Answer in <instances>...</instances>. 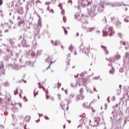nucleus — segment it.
Returning <instances> with one entry per match:
<instances>
[{
  "instance_id": "1",
  "label": "nucleus",
  "mask_w": 129,
  "mask_h": 129,
  "mask_svg": "<svg viewBox=\"0 0 129 129\" xmlns=\"http://www.w3.org/2000/svg\"><path fill=\"white\" fill-rule=\"evenodd\" d=\"M87 11H89L88 14L87 15H83L81 19H80L79 13H77L75 15V19H76L78 21H81L83 24H88V21H87V18L88 17H90L91 20L94 21L96 19V16H97L96 6L94 5L90 9L87 8Z\"/></svg>"
},
{
  "instance_id": "2",
  "label": "nucleus",
  "mask_w": 129,
  "mask_h": 129,
  "mask_svg": "<svg viewBox=\"0 0 129 129\" xmlns=\"http://www.w3.org/2000/svg\"><path fill=\"white\" fill-rule=\"evenodd\" d=\"M92 0H78V4L79 6L83 7V8H86L87 7H93V6H96V8L97 7V11L98 13H102L103 12V10H104V5L103 4L101 3L97 6L96 5H92L91 3Z\"/></svg>"
},
{
  "instance_id": "3",
  "label": "nucleus",
  "mask_w": 129,
  "mask_h": 129,
  "mask_svg": "<svg viewBox=\"0 0 129 129\" xmlns=\"http://www.w3.org/2000/svg\"><path fill=\"white\" fill-rule=\"evenodd\" d=\"M31 25H32V22L29 21L25 22V19H21L18 22L19 27H22V30L24 32H28L31 29Z\"/></svg>"
},
{
  "instance_id": "4",
  "label": "nucleus",
  "mask_w": 129,
  "mask_h": 129,
  "mask_svg": "<svg viewBox=\"0 0 129 129\" xmlns=\"http://www.w3.org/2000/svg\"><path fill=\"white\" fill-rule=\"evenodd\" d=\"M26 39L23 37V40L21 41L22 47L24 48H29V47H31V44L33 43V39H32V36L29 34L26 35Z\"/></svg>"
},
{
  "instance_id": "5",
  "label": "nucleus",
  "mask_w": 129,
  "mask_h": 129,
  "mask_svg": "<svg viewBox=\"0 0 129 129\" xmlns=\"http://www.w3.org/2000/svg\"><path fill=\"white\" fill-rule=\"evenodd\" d=\"M103 36H107L109 35L110 37H111L112 35L114 34V30L111 26L106 25L102 30Z\"/></svg>"
},
{
  "instance_id": "6",
  "label": "nucleus",
  "mask_w": 129,
  "mask_h": 129,
  "mask_svg": "<svg viewBox=\"0 0 129 129\" xmlns=\"http://www.w3.org/2000/svg\"><path fill=\"white\" fill-rule=\"evenodd\" d=\"M90 80H91V79H90L89 77L85 79L81 78L77 81L76 84H79V86H81L82 85H83V86H86V85H87V81H90Z\"/></svg>"
},
{
  "instance_id": "7",
  "label": "nucleus",
  "mask_w": 129,
  "mask_h": 129,
  "mask_svg": "<svg viewBox=\"0 0 129 129\" xmlns=\"http://www.w3.org/2000/svg\"><path fill=\"white\" fill-rule=\"evenodd\" d=\"M5 104V107L7 108H10L11 107L10 106H13L14 104H13V102L12 101V96H11V95L8 94L6 95L5 97V99H7Z\"/></svg>"
},
{
  "instance_id": "8",
  "label": "nucleus",
  "mask_w": 129,
  "mask_h": 129,
  "mask_svg": "<svg viewBox=\"0 0 129 129\" xmlns=\"http://www.w3.org/2000/svg\"><path fill=\"white\" fill-rule=\"evenodd\" d=\"M4 53L5 54V56L3 57L4 60L6 62H9V59H10V58H12V57L14 56V54H13V53L12 52V50L7 48V51H5Z\"/></svg>"
},
{
  "instance_id": "9",
  "label": "nucleus",
  "mask_w": 129,
  "mask_h": 129,
  "mask_svg": "<svg viewBox=\"0 0 129 129\" xmlns=\"http://www.w3.org/2000/svg\"><path fill=\"white\" fill-rule=\"evenodd\" d=\"M79 49L80 52H82L83 54H85L86 56H89V51H90V49L89 47L87 48V49L84 47V46L83 45V42H82L81 44V45L79 46Z\"/></svg>"
},
{
  "instance_id": "10",
  "label": "nucleus",
  "mask_w": 129,
  "mask_h": 129,
  "mask_svg": "<svg viewBox=\"0 0 129 129\" xmlns=\"http://www.w3.org/2000/svg\"><path fill=\"white\" fill-rule=\"evenodd\" d=\"M121 58V56L119 54L115 55L113 57H111L109 58L110 63H114L115 61H118Z\"/></svg>"
},
{
  "instance_id": "11",
  "label": "nucleus",
  "mask_w": 129,
  "mask_h": 129,
  "mask_svg": "<svg viewBox=\"0 0 129 129\" xmlns=\"http://www.w3.org/2000/svg\"><path fill=\"white\" fill-rule=\"evenodd\" d=\"M6 74V71L5 70V67L4 66V62H0V77L2 75Z\"/></svg>"
},
{
  "instance_id": "12",
  "label": "nucleus",
  "mask_w": 129,
  "mask_h": 129,
  "mask_svg": "<svg viewBox=\"0 0 129 129\" xmlns=\"http://www.w3.org/2000/svg\"><path fill=\"white\" fill-rule=\"evenodd\" d=\"M9 67H10V68H12V69H14V70H20V66L18 64L14 63H10L8 64Z\"/></svg>"
},
{
  "instance_id": "13",
  "label": "nucleus",
  "mask_w": 129,
  "mask_h": 129,
  "mask_svg": "<svg viewBox=\"0 0 129 129\" xmlns=\"http://www.w3.org/2000/svg\"><path fill=\"white\" fill-rule=\"evenodd\" d=\"M127 99H128V96L126 95H124L122 97V98L120 99L119 104L121 105H123V104L124 103V101H127Z\"/></svg>"
},
{
  "instance_id": "14",
  "label": "nucleus",
  "mask_w": 129,
  "mask_h": 129,
  "mask_svg": "<svg viewBox=\"0 0 129 129\" xmlns=\"http://www.w3.org/2000/svg\"><path fill=\"white\" fill-rule=\"evenodd\" d=\"M74 96H75V95L73 94H71L69 96V99H66L64 100L67 101V105L68 106H69L70 103H71L72 102V101L71 100L72 98H74Z\"/></svg>"
},
{
  "instance_id": "15",
  "label": "nucleus",
  "mask_w": 129,
  "mask_h": 129,
  "mask_svg": "<svg viewBox=\"0 0 129 129\" xmlns=\"http://www.w3.org/2000/svg\"><path fill=\"white\" fill-rule=\"evenodd\" d=\"M84 95L83 94H80L79 95L76 96V100L77 101V102L79 101V100H82L83 99H84L85 98Z\"/></svg>"
},
{
  "instance_id": "16",
  "label": "nucleus",
  "mask_w": 129,
  "mask_h": 129,
  "mask_svg": "<svg viewBox=\"0 0 129 129\" xmlns=\"http://www.w3.org/2000/svg\"><path fill=\"white\" fill-rule=\"evenodd\" d=\"M45 62L46 63H50L49 66L46 69V70H48L50 68L51 64H52V63H55V62H56V60L54 61H51V58H50V56H48V58L45 59Z\"/></svg>"
},
{
  "instance_id": "17",
  "label": "nucleus",
  "mask_w": 129,
  "mask_h": 129,
  "mask_svg": "<svg viewBox=\"0 0 129 129\" xmlns=\"http://www.w3.org/2000/svg\"><path fill=\"white\" fill-rule=\"evenodd\" d=\"M94 120L97 125H93V126H97V125H99L100 124L99 122H100L101 119L99 117H95L94 118Z\"/></svg>"
},
{
  "instance_id": "18",
  "label": "nucleus",
  "mask_w": 129,
  "mask_h": 129,
  "mask_svg": "<svg viewBox=\"0 0 129 129\" xmlns=\"http://www.w3.org/2000/svg\"><path fill=\"white\" fill-rule=\"evenodd\" d=\"M51 44L53 45V46H58V45H61V41L59 40H55L54 42L52 40H51Z\"/></svg>"
},
{
  "instance_id": "19",
  "label": "nucleus",
  "mask_w": 129,
  "mask_h": 129,
  "mask_svg": "<svg viewBox=\"0 0 129 129\" xmlns=\"http://www.w3.org/2000/svg\"><path fill=\"white\" fill-rule=\"evenodd\" d=\"M94 30H95V27L86 28L87 33H91V32H93V31H94Z\"/></svg>"
},
{
  "instance_id": "20",
  "label": "nucleus",
  "mask_w": 129,
  "mask_h": 129,
  "mask_svg": "<svg viewBox=\"0 0 129 129\" xmlns=\"http://www.w3.org/2000/svg\"><path fill=\"white\" fill-rule=\"evenodd\" d=\"M34 2L35 0H29L28 3H27V6H29L30 8H31V7H33V6L35 5Z\"/></svg>"
},
{
  "instance_id": "21",
  "label": "nucleus",
  "mask_w": 129,
  "mask_h": 129,
  "mask_svg": "<svg viewBox=\"0 0 129 129\" xmlns=\"http://www.w3.org/2000/svg\"><path fill=\"white\" fill-rule=\"evenodd\" d=\"M69 62H70V53H69L68 55H67V60L66 61L67 64V68H68V66L70 65L69 63Z\"/></svg>"
},
{
  "instance_id": "22",
  "label": "nucleus",
  "mask_w": 129,
  "mask_h": 129,
  "mask_svg": "<svg viewBox=\"0 0 129 129\" xmlns=\"http://www.w3.org/2000/svg\"><path fill=\"white\" fill-rule=\"evenodd\" d=\"M126 59H129V52H126L125 54V57H123V60L124 63H125V60H126Z\"/></svg>"
},
{
  "instance_id": "23",
  "label": "nucleus",
  "mask_w": 129,
  "mask_h": 129,
  "mask_svg": "<svg viewBox=\"0 0 129 129\" xmlns=\"http://www.w3.org/2000/svg\"><path fill=\"white\" fill-rule=\"evenodd\" d=\"M41 28H42V21L41 20H38L37 29L38 30H40Z\"/></svg>"
},
{
  "instance_id": "24",
  "label": "nucleus",
  "mask_w": 129,
  "mask_h": 129,
  "mask_svg": "<svg viewBox=\"0 0 129 129\" xmlns=\"http://www.w3.org/2000/svg\"><path fill=\"white\" fill-rule=\"evenodd\" d=\"M62 4H59L58 5V7H59V9L60 10H61V15H64L65 14V10H64L63 9V8H62Z\"/></svg>"
},
{
  "instance_id": "25",
  "label": "nucleus",
  "mask_w": 129,
  "mask_h": 129,
  "mask_svg": "<svg viewBox=\"0 0 129 129\" xmlns=\"http://www.w3.org/2000/svg\"><path fill=\"white\" fill-rule=\"evenodd\" d=\"M17 13L18 14H19V15H23V14H24V10H23V8L20 7L17 10Z\"/></svg>"
},
{
  "instance_id": "26",
  "label": "nucleus",
  "mask_w": 129,
  "mask_h": 129,
  "mask_svg": "<svg viewBox=\"0 0 129 129\" xmlns=\"http://www.w3.org/2000/svg\"><path fill=\"white\" fill-rule=\"evenodd\" d=\"M116 7H121V6H126L125 4H123V2H115Z\"/></svg>"
},
{
  "instance_id": "27",
  "label": "nucleus",
  "mask_w": 129,
  "mask_h": 129,
  "mask_svg": "<svg viewBox=\"0 0 129 129\" xmlns=\"http://www.w3.org/2000/svg\"><path fill=\"white\" fill-rule=\"evenodd\" d=\"M111 114L112 115V117H110V119H114V120L115 119V118H116V115H117L116 113H114V111H112Z\"/></svg>"
},
{
  "instance_id": "28",
  "label": "nucleus",
  "mask_w": 129,
  "mask_h": 129,
  "mask_svg": "<svg viewBox=\"0 0 129 129\" xmlns=\"http://www.w3.org/2000/svg\"><path fill=\"white\" fill-rule=\"evenodd\" d=\"M115 25L117 28H120V27H121V23L119 22L118 20V21H116Z\"/></svg>"
},
{
  "instance_id": "29",
  "label": "nucleus",
  "mask_w": 129,
  "mask_h": 129,
  "mask_svg": "<svg viewBox=\"0 0 129 129\" xmlns=\"http://www.w3.org/2000/svg\"><path fill=\"white\" fill-rule=\"evenodd\" d=\"M110 19L113 24H115L117 21H118V19L117 18H116L115 17H111Z\"/></svg>"
},
{
  "instance_id": "30",
  "label": "nucleus",
  "mask_w": 129,
  "mask_h": 129,
  "mask_svg": "<svg viewBox=\"0 0 129 129\" xmlns=\"http://www.w3.org/2000/svg\"><path fill=\"white\" fill-rule=\"evenodd\" d=\"M101 47L102 49H103L104 51H105V53L106 55H108V50H106V47L101 45Z\"/></svg>"
},
{
  "instance_id": "31",
  "label": "nucleus",
  "mask_w": 129,
  "mask_h": 129,
  "mask_svg": "<svg viewBox=\"0 0 129 129\" xmlns=\"http://www.w3.org/2000/svg\"><path fill=\"white\" fill-rule=\"evenodd\" d=\"M83 105V106H85V108H90V103L88 104V103H85Z\"/></svg>"
},
{
  "instance_id": "32",
  "label": "nucleus",
  "mask_w": 129,
  "mask_h": 129,
  "mask_svg": "<svg viewBox=\"0 0 129 129\" xmlns=\"http://www.w3.org/2000/svg\"><path fill=\"white\" fill-rule=\"evenodd\" d=\"M30 120H31V116H26L25 118V120L27 122H29V121H30Z\"/></svg>"
},
{
  "instance_id": "33",
  "label": "nucleus",
  "mask_w": 129,
  "mask_h": 129,
  "mask_svg": "<svg viewBox=\"0 0 129 129\" xmlns=\"http://www.w3.org/2000/svg\"><path fill=\"white\" fill-rule=\"evenodd\" d=\"M101 124L103 127V129H106V124L105 123V122L103 121L101 122Z\"/></svg>"
},
{
  "instance_id": "34",
  "label": "nucleus",
  "mask_w": 129,
  "mask_h": 129,
  "mask_svg": "<svg viewBox=\"0 0 129 129\" xmlns=\"http://www.w3.org/2000/svg\"><path fill=\"white\" fill-rule=\"evenodd\" d=\"M49 98L52 101H54V97H48V94H46V99H49Z\"/></svg>"
},
{
  "instance_id": "35",
  "label": "nucleus",
  "mask_w": 129,
  "mask_h": 129,
  "mask_svg": "<svg viewBox=\"0 0 129 129\" xmlns=\"http://www.w3.org/2000/svg\"><path fill=\"white\" fill-rule=\"evenodd\" d=\"M11 109L14 112H16L19 110V109L17 107H11Z\"/></svg>"
},
{
  "instance_id": "36",
  "label": "nucleus",
  "mask_w": 129,
  "mask_h": 129,
  "mask_svg": "<svg viewBox=\"0 0 129 129\" xmlns=\"http://www.w3.org/2000/svg\"><path fill=\"white\" fill-rule=\"evenodd\" d=\"M114 68L113 67H112L110 70L109 71L110 74H114L115 72Z\"/></svg>"
},
{
  "instance_id": "37",
  "label": "nucleus",
  "mask_w": 129,
  "mask_h": 129,
  "mask_svg": "<svg viewBox=\"0 0 129 129\" xmlns=\"http://www.w3.org/2000/svg\"><path fill=\"white\" fill-rule=\"evenodd\" d=\"M86 89L87 90V92H90L91 94H92V93H94V92H93L90 88H88L87 87H86Z\"/></svg>"
},
{
  "instance_id": "38",
  "label": "nucleus",
  "mask_w": 129,
  "mask_h": 129,
  "mask_svg": "<svg viewBox=\"0 0 129 129\" xmlns=\"http://www.w3.org/2000/svg\"><path fill=\"white\" fill-rule=\"evenodd\" d=\"M3 46H5V47H6V48H5L6 52H7V49H9V50H12V49H11V47L9 46V45L4 44Z\"/></svg>"
},
{
  "instance_id": "39",
  "label": "nucleus",
  "mask_w": 129,
  "mask_h": 129,
  "mask_svg": "<svg viewBox=\"0 0 129 129\" xmlns=\"http://www.w3.org/2000/svg\"><path fill=\"white\" fill-rule=\"evenodd\" d=\"M77 83L75 84L74 83H71V87H73V88H76V87H77Z\"/></svg>"
},
{
  "instance_id": "40",
  "label": "nucleus",
  "mask_w": 129,
  "mask_h": 129,
  "mask_svg": "<svg viewBox=\"0 0 129 129\" xmlns=\"http://www.w3.org/2000/svg\"><path fill=\"white\" fill-rule=\"evenodd\" d=\"M10 42L12 46H13V47H14V46L15 45V41H14V40H13V39H12V38H10Z\"/></svg>"
},
{
  "instance_id": "41",
  "label": "nucleus",
  "mask_w": 129,
  "mask_h": 129,
  "mask_svg": "<svg viewBox=\"0 0 129 129\" xmlns=\"http://www.w3.org/2000/svg\"><path fill=\"white\" fill-rule=\"evenodd\" d=\"M4 86H6V87H8L9 86H10V83H9V82H8V81H6L4 83Z\"/></svg>"
},
{
  "instance_id": "42",
  "label": "nucleus",
  "mask_w": 129,
  "mask_h": 129,
  "mask_svg": "<svg viewBox=\"0 0 129 129\" xmlns=\"http://www.w3.org/2000/svg\"><path fill=\"white\" fill-rule=\"evenodd\" d=\"M102 23H103V24H106V23H107L106 17H104L102 19Z\"/></svg>"
},
{
  "instance_id": "43",
  "label": "nucleus",
  "mask_w": 129,
  "mask_h": 129,
  "mask_svg": "<svg viewBox=\"0 0 129 129\" xmlns=\"http://www.w3.org/2000/svg\"><path fill=\"white\" fill-rule=\"evenodd\" d=\"M27 68V65L26 64H21L20 66V69H26Z\"/></svg>"
},
{
  "instance_id": "44",
  "label": "nucleus",
  "mask_w": 129,
  "mask_h": 129,
  "mask_svg": "<svg viewBox=\"0 0 129 129\" xmlns=\"http://www.w3.org/2000/svg\"><path fill=\"white\" fill-rule=\"evenodd\" d=\"M23 81V82L24 83H27V81L24 80V79H22V80H19V81H17L18 83H21V82H22Z\"/></svg>"
},
{
  "instance_id": "45",
  "label": "nucleus",
  "mask_w": 129,
  "mask_h": 129,
  "mask_svg": "<svg viewBox=\"0 0 129 129\" xmlns=\"http://www.w3.org/2000/svg\"><path fill=\"white\" fill-rule=\"evenodd\" d=\"M119 72L120 73H122L123 72H124V68L123 67H121L119 69Z\"/></svg>"
},
{
  "instance_id": "46",
  "label": "nucleus",
  "mask_w": 129,
  "mask_h": 129,
  "mask_svg": "<svg viewBox=\"0 0 129 129\" xmlns=\"http://www.w3.org/2000/svg\"><path fill=\"white\" fill-rule=\"evenodd\" d=\"M124 22H125L126 23H128V22H129V17L127 16V17H125V18L124 19Z\"/></svg>"
},
{
  "instance_id": "47",
  "label": "nucleus",
  "mask_w": 129,
  "mask_h": 129,
  "mask_svg": "<svg viewBox=\"0 0 129 129\" xmlns=\"http://www.w3.org/2000/svg\"><path fill=\"white\" fill-rule=\"evenodd\" d=\"M84 89L83 88H81L79 90L80 94H83Z\"/></svg>"
},
{
  "instance_id": "48",
  "label": "nucleus",
  "mask_w": 129,
  "mask_h": 129,
  "mask_svg": "<svg viewBox=\"0 0 129 129\" xmlns=\"http://www.w3.org/2000/svg\"><path fill=\"white\" fill-rule=\"evenodd\" d=\"M127 121H129V120L127 119H125L123 120V124L122 125V126H124V124H125V123H126V122H127Z\"/></svg>"
},
{
  "instance_id": "49",
  "label": "nucleus",
  "mask_w": 129,
  "mask_h": 129,
  "mask_svg": "<svg viewBox=\"0 0 129 129\" xmlns=\"http://www.w3.org/2000/svg\"><path fill=\"white\" fill-rule=\"evenodd\" d=\"M62 29H63V31L64 32L65 35H67L68 31L66 30V29L65 28V27H64V26H62Z\"/></svg>"
},
{
  "instance_id": "50",
  "label": "nucleus",
  "mask_w": 129,
  "mask_h": 129,
  "mask_svg": "<svg viewBox=\"0 0 129 129\" xmlns=\"http://www.w3.org/2000/svg\"><path fill=\"white\" fill-rule=\"evenodd\" d=\"M31 55L32 56V57H33L34 58L36 57V53H35V52H34V51H32L31 52Z\"/></svg>"
},
{
  "instance_id": "51",
  "label": "nucleus",
  "mask_w": 129,
  "mask_h": 129,
  "mask_svg": "<svg viewBox=\"0 0 129 129\" xmlns=\"http://www.w3.org/2000/svg\"><path fill=\"white\" fill-rule=\"evenodd\" d=\"M99 77H100V76H98L97 77H93V80H97V79H99Z\"/></svg>"
},
{
  "instance_id": "52",
  "label": "nucleus",
  "mask_w": 129,
  "mask_h": 129,
  "mask_svg": "<svg viewBox=\"0 0 129 129\" xmlns=\"http://www.w3.org/2000/svg\"><path fill=\"white\" fill-rule=\"evenodd\" d=\"M18 88H19V87H17L16 88V90H14V95H17V93H18Z\"/></svg>"
},
{
  "instance_id": "53",
  "label": "nucleus",
  "mask_w": 129,
  "mask_h": 129,
  "mask_svg": "<svg viewBox=\"0 0 129 129\" xmlns=\"http://www.w3.org/2000/svg\"><path fill=\"white\" fill-rule=\"evenodd\" d=\"M85 74H86V71H85L84 72H83L81 74L80 76H81L82 77H83V76H84Z\"/></svg>"
},
{
  "instance_id": "54",
  "label": "nucleus",
  "mask_w": 129,
  "mask_h": 129,
  "mask_svg": "<svg viewBox=\"0 0 129 129\" xmlns=\"http://www.w3.org/2000/svg\"><path fill=\"white\" fill-rule=\"evenodd\" d=\"M73 45H71L69 47V50L71 52H72V50L73 49Z\"/></svg>"
},
{
  "instance_id": "55",
  "label": "nucleus",
  "mask_w": 129,
  "mask_h": 129,
  "mask_svg": "<svg viewBox=\"0 0 129 129\" xmlns=\"http://www.w3.org/2000/svg\"><path fill=\"white\" fill-rule=\"evenodd\" d=\"M120 44L123 46H125V42L124 41H120Z\"/></svg>"
},
{
  "instance_id": "56",
  "label": "nucleus",
  "mask_w": 129,
  "mask_h": 129,
  "mask_svg": "<svg viewBox=\"0 0 129 129\" xmlns=\"http://www.w3.org/2000/svg\"><path fill=\"white\" fill-rule=\"evenodd\" d=\"M43 90L45 91V92L46 93V94H48V90H46V89L44 87L42 88Z\"/></svg>"
},
{
  "instance_id": "57",
  "label": "nucleus",
  "mask_w": 129,
  "mask_h": 129,
  "mask_svg": "<svg viewBox=\"0 0 129 129\" xmlns=\"http://www.w3.org/2000/svg\"><path fill=\"white\" fill-rule=\"evenodd\" d=\"M68 3V4H70L71 6H72V4H73L72 0H69Z\"/></svg>"
},
{
  "instance_id": "58",
  "label": "nucleus",
  "mask_w": 129,
  "mask_h": 129,
  "mask_svg": "<svg viewBox=\"0 0 129 129\" xmlns=\"http://www.w3.org/2000/svg\"><path fill=\"white\" fill-rule=\"evenodd\" d=\"M49 5H51V2H47L45 3V5L46 6H49Z\"/></svg>"
},
{
  "instance_id": "59",
  "label": "nucleus",
  "mask_w": 129,
  "mask_h": 129,
  "mask_svg": "<svg viewBox=\"0 0 129 129\" xmlns=\"http://www.w3.org/2000/svg\"><path fill=\"white\" fill-rule=\"evenodd\" d=\"M117 35H118V37H119V38H121V37L122 36V34H121V33H118Z\"/></svg>"
},
{
  "instance_id": "60",
  "label": "nucleus",
  "mask_w": 129,
  "mask_h": 129,
  "mask_svg": "<svg viewBox=\"0 0 129 129\" xmlns=\"http://www.w3.org/2000/svg\"><path fill=\"white\" fill-rule=\"evenodd\" d=\"M57 97L58 98V100H61V95H60V94H57Z\"/></svg>"
},
{
  "instance_id": "61",
  "label": "nucleus",
  "mask_w": 129,
  "mask_h": 129,
  "mask_svg": "<svg viewBox=\"0 0 129 129\" xmlns=\"http://www.w3.org/2000/svg\"><path fill=\"white\" fill-rule=\"evenodd\" d=\"M111 6L112 7H115L116 6V4H115V2L114 3H111Z\"/></svg>"
},
{
  "instance_id": "62",
  "label": "nucleus",
  "mask_w": 129,
  "mask_h": 129,
  "mask_svg": "<svg viewBox=\"0 0 129 129\" xmlns=\"http://www.w3.org/2000/svg\"><path fill=\"white\" fill-rule=\"evenodd\" d=\"M83 125L82 124H80V125H79L78 126L77 128H78L80 127V128H82Z\"/></svg>"
},
{
  "instance_id": "63",
  "label": "nucleus",
  "mask_w": 129,
  "mask_h": 129,
  "mask_svg": "<svg viewBox=\"0 0 129 129\" xmlns=\"http://www.w3.org/2000/svg\"><path fill=\"white\" fill-rule=\"evenodd\" d=\"M61 86V83L58 82V84H57V88L58 89H59V88Z\"/></svg>"
},
{
  "instance_id": "64",
  "label": "nucleus",
  "mask_w": 129,
  "mask_h": 129,
  "mask_svg": "<svg viewBox=\"0 0 129 129\" xmlns=\"http://www.w3.org/2000/svg\"><path fill=\"white\" fill-rule=\"evenodd\" d=\"M63 21L64 23H66V17H65V16L63 17Z\"/></svg>"
}]
</instances>
